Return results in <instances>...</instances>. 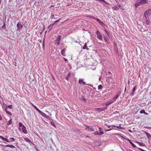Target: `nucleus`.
I'll return each mask as SVG.
<instances>
[{
	"label": "nucleus",
	"mask_w": 151,
	"mask_h": 151,
	"mask_svg": "<svg viewBox=\"0 0 151 151\" xmlns=\"http://www.w3.org/2000/svg\"><path fill=\"white\" fill-rule=\"evenodd\" d=\"M61 36L59 35L56 37L55 40L54 41L55 44L57 45H59L60 44V41L61 40Z\"/></svg>",
	"instance_id": "1"
},
{
	"label": "nucleus",
	"mask_w": 151,
	"mask_h": 151,
	"mask_svg": "<svg viewBox=\"0 0 151 151\" xmlns=\"http://www.w3.org/2000/svg\"><path fill=\"white\" fill-rule=\"evenodd\" d=\"M106 109V107H104L97 108L95 109V111L99 112H101L102 111H104Z\"/></svg>",
	"instance_id": "2"
},
{
	"label": "nucleus",
	"mask_w": 151,
	"mask_h": 151,
	"mask_svg": "<svg viewBox=\"0 0 151 151\" xmlns=\"http://www.w3.org/2000/svg\"><path fill=\"white\" fill-rule=\"evenodd\" d=\"M96 34L97 35L98 38L101 40H102V36L100 32L98 30H97L96 32Z\"/></svg>",
	"instance_id": "3"
},
{
	"label": "nucleus",
	"mask_w": 151,
	"mask_h": 151,
	"mask_svg": "<svg viewBox=\"0 0 151 151\" xmlns=\"http://www.w3.org/2000/svg\"><path fill=\"white\" fill-rule=\"evenodd\" d=\"M135 3L134 4V6L135 8H137L139 6L141 5L139 0H136Z\"/></svg>",
	"instance_id": "4"
},
{
	"label": "nucleus",
	"mask_w": 151,
	"mask_h": 151,
	"mask_svg": "<svg viewBox=\"0 0 151 151\" xmlns=\"http://www.w3.org/2000/svg\"><path fill=\"white\" fill-rule=\"evenodd\" d=\"M120 7V5H118L114 6L112 7V9L114 10L117 11L119 9Z\"/></svg>",
	"instance_id": "5"
},
{
	"label": "nucleus",
	"mask_w": 151,
	"mask_h": 151,
	"mask_svg": "<svg viewBox=\"0 0 151 151\" xmlns=\"http://www.w3.org/2000/svg\"><path fill=\"white\" fill-rule=\"evenodd\" d=\"M87 128H86V129L88 130L89 131H93L94 130V129L92 126H86Z\"/></svg>",
	"instance_id": "6"
},
{
	"label": "nucleus",
	"mask_w": 151,
	"mask_h": 151,
	"mask_svg": "<svg viewBox=\"0 0 151 151\" xmlns=\"http://www.w3.org/2000/svg\"><path fill=\"white\" fill-rule=\"evenodd\" d=\"M149 14H151V9H149L145 12L144 13V16H148Z\"/></svg>",
	"instance_id": "7"
},
{
	"label": "nucleus",
	"mask_w": 151,
	"mask_h": 151,
	"mask_svg": "<svg viewBox=\"0 0 151 151\" xmlns=\"http://www.w3.org/2000/svg\"><path fill=\"white\" fill-rule=\"evenodd\" d=\"M141 5H143L145 4H147L148 2L147 0H139Z\"/></svg>",
	"instance_id": "8"
},
{
	"label": "nucleus",
	"mask_w": 151,
	"mask_h": 151,
	"mask_svg": "<svg viewBox=\"0 0 151 151\" xmlns=\"http://www.w3.org/2000/svg\"><path fill=\"white\" fill-rule=\"evenodd\" d=\"M113 103L112 101L111 100L109 101L106 102L105 103V106L106 107V109L107 108V106Z\"/></svg>",
	"instance_id": "9"
},
{
	"label": "nucleus",
	"mask_w": 151,
	"mask_h": 151,
	"mask_svg": "<svg viewBox=\"0 0 151 151\" xmlns=\"http://www.w3.org/2000/svg\"><path fill=\"white\" fill-rule=\"evenodd\" d=\"M104 31L106 32V33L107 34L108 37L110 38L111 36L110 34L109 33V32L108 31V30L105 28L104 29Z\"/></svg>",
	"instance_id": "10"
},
{
	"label": "nucleus",
	"mask_w": 151,
	"mask_h": 151,
	"mask_svg": "<svg viewBox=\"0 0 151 151\" xmlns=\"http://www.w3.org/2000/svg\"><path fill=\"white\" fill-rule=\"evenodd\" d=\"M22 130L24 134H27V131L26 130V127H25L24 126H23V127L22 128Z\"/></svg>",
	"instance_id": "11"
},
{
	"label": "nucleus",
	"mask_w": 151,
	"mask_h": 151,
	"mask_svg": "<svg viewBox=\"0 0 151 151\" xmlns=\"http://www.w3.org/2000/svg\"><path fill=\"white\" fill-rule=\"evenodd\" d=\"M38 112L43 117H45L46 118H47L48 117V116H47L45 113L42 112L40 110Z\"/></svg>",
	"instance_id": "12"
},
{
	"label": "nucleus",
	"mask_w": 151,
	"mask_h": 151,
	"mask_svg": "<svg viewBox=\"0 0 151 151\" xmlns=\"http://www.w3.org/2000/svg\"><path fill=\"white\" fill-rule=\"evenodd\" d=\"M83 79H79V83L80 84H83V85L85 84L86 83L83 81Z\"/></svg>",
	"instance_id": "13"
},
{
	"label": "nucleus",
	"mask_w": 151,
	"mask_h": 151,
	"mask_svg": "<svg viewBox=\"0 0 151 151\" xmlns=\"http://www.w3.org/2000/svg\"><path fill=\"white\" fill-rule=\"evenodd\" d=\"M66 50L65 48L61 50V53L63 56H65V51Z\"/></svg>",
	"instance_id": "14"
},
{
	"label": "nucleus",
	"mask_w": 151,
	"mask_h": 151,
	"mask_svg": "<svg viewBox=\"0 0 151 151\" xmlns=\"http://www.w3.org/2000/svg\"><path fill=\"white\" fill-rule=\"evenodd\" d=\"M104 40L105 42L107 43V44H109V39L107 37L104 36Z\"/></svg>",
	"instance_id": "15"
},
{
	"label": "nucleus",
	"mask_w": 151,
	"mask_h": 151,
	"mask_svg": "<svg viewBox=\"0 0 151 151\" xmlns=\"http://www.w3.org/2000/svg\"><path fill=\"white\" fill-rule=\"evenodd\" d=\"M17 27L18 29H21L23 27V25L19 22H18L17 24Z\"/></svg>",
	"instance_id": "16"
},
{
	"label": "nucleus",
	"mask_w": 151,
	"mask_h": 151,
	"mask_svg": "<svg viewBox=\"0 0 151 151\" xmlns=\"http://www.w3.org/2000/svg\"><path fill=\"white\" fill-rule=\"evenodd\" d=\"M81 99L82 101H84L85 102H86V100L84 96H82L81 98Z\"/></svg>",
	"instance_id": "17"
},
{
	"label": "nucleus",
	"mask_w": 151,
	"mask_h": 151,
	"mask_svg": "<svg viewBox=\"0 0 151 151\" xmlns=\"http://www.w3.org/2000/svg\"><path fill=\"white\" fill-rule=\"evenodd\" d=\"M99 133L101 135L104 134V132L103 131V129L99 127Z\"/></svg>",
	"instance_id": "18"
},
{
	"label": "nucleus",
	"mask_w": 151,
	"mask_h": 151,
	"mask_svg": "<svg viewBox=\"0 0 151 151\" xmlns=\"http://www.w3.org/2000/svg\"><path fill=\"white\" fill-rule=\"evenodd\" d=\"M4 110H5V111H6V113L7 114H9V115H12L11 113L9 111L7 110V108H5Z\"/></svg>",
	"instance_id": "19"
},
{
	"label": "nucleus",
	"mask_w": 151,
	"mask_h": 151,
	"mask_svg": "<svg viewBox=\"0 0 151 151\" xmlns=\"http://www.w3.org/2000/svg\"><path fill=\"white\" fill-rule=\"evenodd\" d=\"M118 98V97H117L116 96H115L114 97V98L112 99L111 100L112 101L113 103L114 101H115Z\"/></svg>",
	"instance_id": "20"
},
{
	"label": "nucleus",
	"mask_w": 151,
	"mask_h": 151,
	"mask_svg": "<svg viewBox=\"0 0 151 151\" xmlns=\"http://www.w3.org/2000/svg\"><path fill=\"white\" fill-rule=\"evenodd\" d=\"M24 139L27 142L29 143H32V142L31 141V140L30 139H29L28 138H24Z\"/></svg>",
	"instance_id": "21"
},
{
	"label": "nucleus",
	"mask_w": 151,
	"mask_h": 151,
	"mask_svg": "<svg viewBox=\"0 0 151 151\" xmlns=\"http://www.w3.org/2000/svg\"><path fill=\"white\" fill-rule=\"evenodd\" d=\"M145 134H146L147 137L148 138H150L151 137V136L150 134L148 132H145Z\"/></svg>",
	"instance_id": "22"
},
{
	"label": "nucleus",
	"mask_w": 151,
	"mask_h": 151,
	"mask_svg": "<svg viewBox=\"0 0 151 151\" xmlns=\"http://www.w3.org/2000/svg\"><path fill=\"white\" fill-rule=\"evenodd\" d=\"M2 28H4V29H5L6 28V21H4L3 22V26L1 27Z\"/></svg>",
	"instance_id": "23"
},
{
	"label": "nucleus",
	"mask_w": 151,
	"mask_h": 151,
	"mask_svg": "<svg viewBox=\"0 0 151 151\" xmlns=\"http://www.w3.org/2000/svg\"><path fill=\"white\" fill-rule=\"evenodd\" d=\"M32 106L34 107V108L38 112L40 110L33 104H32Z\"/></svg>",
	"instance_id": "24"
},
{
	"label": "nucleus",
	"mask_w": 151,
	"mask_h": 151,
	"mask_svg": "<svg viewBox=\"0 0 151 151\" xmlns=\"http://www.w3.org/2000/svg\"><path fill=\"white\" fill-rule=\"evenodd\" d=\"M4 146L7 147H10L12 148L15 147L12 145H5Z\"/></svg>",
	"instance_id": "25"
},
{
	"label": "nucleus",
	"mask_w": 151,
	"mask_h": 151,
	"mask_svg": "<svg viewBox=\"0 0 151 151\" xmlns=\"http://www.w3.org/2000/svg\"><path fill=\"white\" fill-rule=\"evenodd\" d=\"M129 140L130 142V144L132 145V146L133 147H136V146L134 143H133L129 139Z\"/></svg>",
	"instance_id": "26"
},
{
	"label": "nucleus",
	"mask_w": 151,
	"mask_h": 151,
	"mask_svg": "<svg viewBox=\"0 0 151 151\" xmlns=\"http://www.w3.org/2000/svg\"><path fill=\"white\" fill-rule=\"evenodd\" d=\"M112 126L116 127L119 129H121L122 128V127H121V124H120L119 126H115L114 125H113Z\"/></svg>",
	"instance_id": "27"
},
{
	"label": "nucleus",
	"mask_w": 151,
	"mask_h": 151,
	"mask_svg": "<svg viewBox=\"0 0 151 151\" xmlns=\"http://www.w3.org/2000/svg\"><path fill=\"white\" fill-rule=\"evenodd\" d=\"M12 123V119H10V120H9L8 122L7 123V124L8 125H10Z\"/></svg>",
	"instance_id": "28"
},
{
	"label": "nucleus",
	"mask_w": 151,
	"mask_h": 151,
	"mask_svg": "<svg viewBox=\"0 0 151 151\" xmlns=\"http://www.w3.org/2000/svg\"><path fill=\"white\" fill-rule=\"evenodd\" d=\"M93 134L95 135H101L99 133V132L98 131H96L93 133Z\"/></svg>",
	"instance_id": "29"
},
{
	"label": "nucleus",
	"mask_w": 151,
	"mask_h": 151,
	"mask_svg": "<svg viewBox=\"0 0 151 151\" xmlns=\"http://www.w3.org/2000/svg\"><path fill=\"white\" fill-rule=\"evenodd\" d=\"M146 22L147 25H149L150 24V21L149 20L146 19L145 20Z\"/></svg>",
	"instance_id": "30"
},
{
	"label": "nucleus",
	"mask_w": 151,
	"mask_h": 151,
	"mask_svg": "<svg viewBox=\"0 0 151 151\" xmlns=\"http://www.w3.org/2000/svg\"><path fill=\"white\" fill-rule=\"evenodd\" d=\"M2 140H4V141H5L7 142H9V140L8 139H7L6 138L4 137L3 138V139H2Z\"/></svg>",
	"instance_id": "31"
},
{
	"label": "nucleus",
	"mask_w": 151,
	"mask_h": 151,
	"mask_svg": "<svg viewBox=\"0 0 151 151\" xmlns=\"http://www.w3.org/2000/svg\"><path fill=\"white\" fill-rule=\"evenodd\" d=\"M61 20V19H60L55 21L54 23V24H52V25H54L55 24H56L57 22H59L60 20Z\"/></svg>",
	"instance_id": "32"
},
{
	"label": "nucleus",
	"mask_w": 151,
	"mask_h": 151,
	"mask_svg": "<svg viewBox=\"0 0 151 151\" xmlns=\"http://www.w3.org/2000/svg\"><path fill=\"white\" fill-rule=\"evenodd\" d=\"M87 17H89V18H91V19H96V18L92 16H91V15H88Z\"/></svg>",
	"instance_id": "33"
},
{
	"label": "nucleus",
	"mask_w": 151,
	"mask_h": 151,
	"mask_svg": "<svg viewBox=\"0 0 151 151\" xmlns=\"http://www.w3.org/2000/svg\"><path fill=\"white\" fill-rule=\"evenodd\" d=\"M71 75V74L70 73H69L67 75V77L66 78V79L67 80H68V78Z\"/></svg>",
	"instance_id": "34"
},
{
	"label": "nucleus",
	"mask_w": 151,
	"mask_h": 151,
	"mask_svg": "<svg viewBox=\"0 0 151 151\" xmlns=\"http://www.w3.org/2000/svg\"><path fill=\"white\" fill-rule=\"evenodd\" d=\"M54 25H49L48 26V29H50V30H51V29H52V26H53Z\"/></svg>",
	"instance_id": "35"
},
{
	"label": "nucleus",
	"mask_w": 151,
	"mask_h": 151,
	"mask_svg": "<svg viewBox=\"0 0 151 151\" xmlns=\"http://www.w3.org/2000/svg\"><path fill=\"white\" fill-rule=\"evenodd\" d=\"M136 88H137L136 86H135V87H134L133 88V90H132L133 92L134 91H135ZM131 94H134V93L133 92H132V93H131Z\"/></svg>",
	"instance_id": "36"
},
{
	"label": "nucleus",
	"mask_w": 151,
	"mask_h": 151,
	"mask_svg": "<svg viewBox=\"0 0 151 151\" xmlns=\"http://www.w3.org/2000/svg\"><path fill=\"white\" fill-rule=\"evenodd\" d=\"M99 23L102 27H103L105 25V24L104 23L101 22V21L100 22H99Z\"/></svg>",
	"instance_id": "37"
},
{
	"label": "nucleus",
	"mask_w": 151,
	"mask_h": 151,
	"mask_svg": "<svg viewBox=\"0 0 151 151\" xmlns=\"http://www.w3.org/2000/svg\"><path fill=\"white\" fill-rule=\"evenodd\" d=\"M102 85H99V86H98V89L99 90L101 89L102 88Z\"/></svg>",
	"instance_id": "38"
},
{
	"label": "nucleus",
	"mask_w": 151,
	"mask_h": 151,
	"mask_svg": "<svg viewBox=\"0 0 151 151\" xmlns=\"http://www.w3.org/2000/svg\"><path fill=\"white\" fill-rule=\"evenodd\" d=\"M51 19H57V18H55V15H51Z\"/></svg>",
	"instance_id": "39"
},
{
	"label": "nucleus",
	"mask_w": 151,
	"mask_h": 151,
	"mask_svg": "<svg viewBox=\"0 0 151 151\" xmlns=\"http://www.w3.org/2000/svg\"><path fill=\"white\" fill-rule=\"evenodd\" d=\"M145 110H141L140 111V112H140V114H143V113H144H144H145Z\"/></svg>",
	"instance_id": "40"
},
{
	"label": "nucleus",
	"mask_w": 151,
	"mask_h": 151,
	"mask_svg": "<svg viewBox=\"0 0 151 151\" xmlns=\"http://www.w3.org/2000/svg\"><path fill=\"white\" fill-rule=\"evenodd\" d=\"M51 124L53 126L55 127H56L54 123L53 122H51Z\"/></svg>",
	"instance_id": "41"
},
{
	"label": "nucleus",
	"mask_w": 151,
	"mask_h": 151,
	"mask_svg": "<svg viewBox=\"0 0 151 151\" xmlns=\"http://www.w3.org/2000/svg\"><path fill=\"white\" fill-rule=\"evenodd\" d=\"M19 126L20 127H22L24 126L22 124L21 122H19Z\"/></svg>",
	"instance_id": "42"
},
{
	"label": "nucleus",
	"mask_w": 151,
	"mask_h": 151,
	"mask_svg": "<svg viewBox=\"0 0 151 151\" xmlns=\"http://www.w3.org/2000/svg\"><path fill=\"white\" fill-rule=\"evenodd\" d=\"M120 93L121 92L119 91L117 93L116 95V96L118 97L119 95H120Z\"/></svg>",
	"instance_id": "43"
},
{
	"label": "nucleus",
	"mask_w": 151,
	"mask_h": 151,
	"mask_svg": "<svg viewBox=\"0 0 151 151\" xmlns=\"http://www.w3.org/2000/svg\"><path fill=\"white\" fill-rule=\"evenodd\" d=\"M86 47H87L86 44L85 43L84 45V46L83 47V49H85L86 48Z\"/></svg>",
	"instance_id": "44"
},
{
	"label": "nucleus",
	"mask_w": 151,
	"mask_h": 151,
	"mask_svg": "<svg viewBox=\"0 0 151 151\" xmlns=\"http://www.w3.org/2000/svg\"><path fill=\"white\" fill-rule=\"evenodd\" d=\"M45 40H43V45H42V47L44 49H45Z\"/></svg>",
	"instance_id": "45"
},
{
	"label": "nucleus",
	"mask_w": 151,
	"mask_h": 151,
	"mask_svg": "<svg viewBox=\"0 0 151 151\" xmlns=\"http://www.w3.org/2000/svg\"><path fill=\"white\" fill-rule=\"evenodd\" d=\"M94 20H96L99 23V22L101 21L98 18H96V19H95Z\"/></svg>",
	"instance_id": "46"
},
{
	"label": "nucleus",
	"mask_w": 151,
	"mask_h": 151,
	"mask_svg": "<svg viewBox=\"0 0 151 151\" xmlns=\"http://www.w3.org/2000/svg\"><path fill=\"white\" fill-rule=\"evenodd\" d=\"M94 20H96L99 23V22L101 21L98 18H96V19H95Z\"/></svg>",
	"instance_id": "47"
},
{
	"label": "nucleus",
	"mask_w": 151,
	"mask_h": 151,
	"mask_svg": "<svg viewBox=\"0 0 151 151\" xmlns=\"http://www.w3.org/2000/svg\"><path fill=\"white\" fill-rule=\"evenodd\" d=\"M10 139L12 141H13L15 140V139L13 137L10 138Z\"/></svg>",
	"instance_id": "48"
},
{
	"label": "nucleus",
	"mask_w": 151,
	"mask_h": 151,
	"mask_svg": "<svg viewBox=\"0 0 151 151\" xmlns=\"http://www.w3.org/2000/svg\"><path fill=\"white\" fill-rule=\"evenodd\" d=\"M7 107H8V108H10V109H12V105H10L8 106Z\"/></svg>",
	"instance_id": "49"
},
{
	"label": "nucleus",
	"mask_w": 151,
	"mask_h": 151,
	"mask_svg": "<svg viewBox=\"0 0 151 151\" xmlns=\"http://www.w3.org/2000/svg\"><path fill=\"white\" fill-rule=\"evenodd\" d=\"M2 119V118L1 116V115L0 114V121Z\"/></svg>",
	"instance_id": "50"
},
{
	"label": "nucleus",
	"mask_w": 151,
	"mask_h": 151,
	"mask_svg": "<svg viewBox=\"0 0 151 151\" xmlns=\"http://www.w3.org/2000/svg\"><path fill=\"white\" fill-rule=\"evenodd\" d=\"M112 129H109L106 130V131H110L111 130H112Z\"/></svg>",
	"instance_id": "51"
},
{
	"label": "nucleus",
	"mask_w": 151,
	"mask_h": 151,
	"mask_svg": "<svg viewBox=\"0 0 151 151\" xmlns=\"http://www.w3.org/2000/svg\"><path fill=\"white\" fill-rule=\"evenodd\" d=\"M87 85H88V86H91L92 87H93V86L92 85H90L89 84H86Z\"/></svg>",
	"instance_id": "52"
},
{
	"label": "nucleus",
	"mask_w": 151,
	"mask_h": 151,
	"mask_svg": "<svg viewBox=\"0 0 151 151\" xmlns=\"http://www.w3.org/2000/svg\"><path fill=\"white\" fill-rule=\"evenodd\" d=\"M147 128L151 129V127H147Z\"/></svg>",
	"instance_id": "53"
},
{
	"label": "nucleus",
	"mask_w": 151,
	"mask_h": 151,
	"mask_svg": "<svg viewBox=\"0 0 151 151\" xmlns=\"http://www.w3.org/2000/svg\"><path fill=\"white\" fill-rule=\"evenodd\" d=\"M64 60L66 61H68V60L67 59H66L64 58Z\"/></svg>",
	"instance_id": "54"
},
{
	"label": "nucleus",
	"mask_w": 151,
	"mask_h": 151,
	"mask_svg": "<svg viewBox=\"0 0 151 151\" xmlns=\"http://www.w3.org/2000/svg\"><path fill=\"white\" fill-rule=\"evenodd\" d=\"M102 106H105V104H104V103L103 104H102Z\"/></svg>",
	"instance_id": "55"
},
{
	"label": "nucleus",
	"mask_w": 151,
	"mask_h": 151,
	"mask_svg": "<svg viewBox=\"0 0 151 151\" xmlns=\"http://www.w3.org/2000/svg\"><path fill=\"white\" fill-rule=\"evenodd\" d=\"M107 127L109 128H110V127H111V126H110V125H108V126H107Z\"/></svg>",
	"instance_id": "56"
},
{
	"label": "nucleus",
	"mask_w": 151,
	"mask_h": 151,
	"mask_svg": "<svg viewBox=\"0 0 151 151\" xmlns=\"http://www.w3.org/2000/svg\"><path fill=\"white\" fill-rule=\"evenodd\" d=\"M144 114H145L146 115H147L148 114L147 113L145 112Z\"/></svg>",
	"instance_id": "57"
},
{
	"label": "nucleus",
	"mask_w": 151,
	"mask_h": 151,
	"mask_svg": "<svg viewBox=\"0 0 151 151\" xmlns=\"http://www.w3.org/2000/svg\"><path fill=\"white\" fill-rule=\"evenodd\" d=\"M0 137L2 139H3V138L4 137H3L1 136L0 135Z\"/></svg>",
	"instance_id": "58"
},
{
	"label": "nucleus",
	"mask_w": 151,
	"mask_h": 151,
	"mask_svg": "<svg viewBox=\"0 0 151 151\" xmlns=\"http://www.w3.org/2000/svg\"><path fill=\"white\" fill-rule=\"evenodd\" d=\"M147 16H145V18L146 19H147Z\"/></svg>",
	"instance_id": "59"
},
{
	"label": "nucleus",
	"mask_w": 151,
	"mask_h": 151,
	"mask_svg": "<svg viewBox=\"0 0 151 151\" xmlns=\"http://www.w3.org/2000/svg\"><path fill=\"white\" fill-rule=\"evenodd\" d=\"M141 151H145V150H143L142 149H141Z\"/></svg>",
	"instance_id": "60"
},
{
	"label": "nucleus",
	"mask_w": 151,
	"mask_h": 151,
	"mask_svg": "<svg viewBox=\"0 0 151 151\" xmlns=\"http://www.w3.org/2000/svg\"><path fill=\"white\" fill-rule=\"evenodd\" d=\"M86 137H87V138H89V136H86Z\"/></svg>",
	"instance_id": "61"
},
{
	"label": "nucleus",
	"mask_w": 151,
	"mask_h": 151,
	"mask_svg": "<svg viewBox=\"0 0 151 151\" xmlns=\"http://www.w3.org/2000/svg\"><path fill=\"white\" fill-rule=\"evenodd\" d=\"M99 81H100L101 80V78H100L99 79Z\"/></svg>",
	"instance_id": "62"
},
{
	"label": "nucleus",
	"mask_w": 151,
	"mask_h": 151,
	"mask_svg": "<svg viewBox=\"0 0 151 151\" xmlns=\"http://www.w3.org/2000/svg\"><path fill=\"white\" fill-rule=\"evenodd\" d=\"M108 73H109V74H111V73L110 72H108Z\"/></svg>",
	"instance_id": "63"
},
{
	"label": "nucleus",
	"mask_w": 151,
	"mask_h": 151,
	"mask_svg": "<svg viewBox=\"0 0 151 151\" xmlns=\"http://www.w3.org/2000/svg\"><path fill=\"white\" fill-rule=\"evenodd\" d=\"M129 81L128 82V84H129Z\"/></svg>",
	"instance_id": "64"
}]
</instances>
